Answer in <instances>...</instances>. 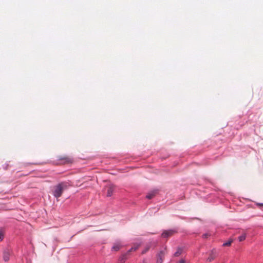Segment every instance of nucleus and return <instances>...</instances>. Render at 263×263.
Returning a JSON list of instances; mask_svg holds the SVG:
<instances>
[{
  "label": "nucleus",
  "mask_w": 263,
  "mask_h": 263,
  "mask_svg": "<svg viewBox=\"0 0 263 263\" xmlns=\"http://www.w3.org/2000/svg\"><path fill=\"white\" fill-rule=\"evenodd\" d=\"M66 185L63 182L60 183L57 185L55 186L52 191L53 196L56 198H58L61 197L64 190L66 189Z\"/></svg>",
  "instance_id": "nucleus-1"
},
{
  "label": "nucleus",
  "mask_w": 263,
  "mask_h": 263,
  "mask_svg": "<svg viewBox=\"0 0 263 263\" xmlns=\"http://www.w3.org/2000/svg\"><path fill=\"white\" fill-rule=\"evenodd\" d=\"M166 253V249H164L163 250L160 251L157 254L156 263H162Z\"/></svg>",
  "instance_id": "nucleus-2"
},
{
  "label": "nucleus",
  "mask_w": 263,
  "mask_h": 263,
  "mask_svg": "<svg viewBox=\"0 0 263 263\" xmlns=\"http://www.w3.org/2000/svg\"><path fill=\"white\" fill-rule=\"evenodd\" d=\"M59 160L63 161V164L71 163L73 162V159L68 156H60Z\"/></svg>",
  "instance_id": "nucleus-3"
},
{
  "label": "nucleus",
  "mask_w": 263,
  "mask_h": 263,
  "mask_svg": "<svg viewBox=\"0 0 263 263\" xmlns=\"http://www.w3.org/2000/svg\"><path fill=\"white\" fill-rule=\"evenodd\" d=\"M107 189V196L110 197L113 194L115 190V186L112 184H110L106 186Z\"/></svg>",
  "instance_id": "nucleus-4"
},
{
  "label": "nucleus",
  "mask_w": 263,
  "mask_h": 263,
  "mask_svg": "<svg viewBox=\"0 0 263 263\" xmlns=\"http://www.w3.org/2000/svg\"><path fill=\"white\" fill-rule=\"evenodd\" d=\"M217 255V253L215 250H212L210 253L209 257L207 258V261L209 262H211L213 261L216 257Z\"/></svg>",
  "instance_id": "nucleus-5"
},
{
  "label": "nucleus",
  "mask_w": 263,
  "mask_h": 263,
  "mask_svg": "<svg viewBox=\"0 0 263 263\" xmlns=\"http://www.w3.org/2000/svg\"><path fill=\"white\" fill-rule=\"evenodd\" d=\"M175 233V231L172 230L164 231L162 234V237L167 238L171 237Z\"/></svg>",
  "instance_id": "nucleus-6"
},
{
  "label": "nucleus",
  "mask_w": 263,
  "mask_h": 263,
  "mask_svg": "<svg viewBox=\"0 0 263 263\" xmlns=\"http://www.w3.org/2000/svg\"><path fill=\"white\" fill-rule=\"evenodd\" d=\"M10 252L9 250H6L3 253V259L5 261H8L9 260V256Z\"/></svg>",
  "instance_id": "nucleus-7"
},
{
  "label": "nucleus",
  "mask_w": 263,
  "mask_h": 263,
  "mask_svg": "<svg viewBox=\"0 0 263 263\" xmlns=\"http://www.w3.org/2000/svg\"><path fill=\"white\" fill-rule=\"evenodd\" d=\"M139 245H135L133 247H132L126 253L127 255H128L130 252L135 251L139 248Z\"/></svg>",
  "instance_id": "nucleus-8"
},
{
  "label": "nucleus",
  "mask_w": 263,
  "mask_h": 263,
  "mask_svg": "<svg viewBox=\"0 0 263 263\" xmlns=\"http://www.w3.org/2000/svg\"><path fill=\"white\" fill-rule=\"evenodd\" d=\"M121 248V245L119 243L115 244L112 247V250L115 251H118L120 250Z\"/></svg>",
  "instance_id": "nucleus-9"
},
{
  "label": "nucleus",
  "mask_w": 263,
  "mask_h": 263,
  "mask_svg": "<svg viewBox=\"0 0 263 263\" xmlns=\"http://www.w3.org/2000/svg\"><path fill=\"white\" fill-rule=\"evenodd\" d=\"M156 193V191H152V192L148 193L146 195V198L149 199H151L155 195Z\"/></svg>",
  "instance_id": "nucleus-10"
},
{
  "label": "nucleus",
  "mask_w": 263,
  "mask_h": 263,
  "mask_svg": "<svg viewBox=\"0 0 263 263\" xmlns=\"http://www.w3.org/2000/svg\"><path fill=\"white\" fill-rule=\"evenodd\" d=\"M127 254L125 253L120 258V261L121 263H124L125 262V260L127 259Z\"/></svg>",
  "instance_id": "nucleus-11"
},
{
  "label": "nucleus",
  "mask_w": 263,
  "mask_h": 263,
  "mask_svg": "<svg viewBox=\"0 0 263 263\" xmlns=\"http://www.w3.org/2000/svg\"><path fill=\"white\" fill-rule=\"evenodd\" d=\"M150 245H147L145 248L142 251V254L146 253L150 249Z\"/></svg>",
  "instance_id": "nucleus-12"
},
{
  "label": "nucleus",
  "mask_w": 263,
  "mask_h": 263,
  "mask_svg": "<svg viewBox=\"0 0 263 263\" xmlns=\"http://www.w3.org/2000/svg\"><path fill=\"white\" fill-rule=\"evenodd\" d=\"M246 235L243 234L238 237V239L240 241H243L246 239Z\"/></svg>",
  "instance_id": "nucleus-13"
},
{
  "label": "nucleus",
  "mask_w": 263,
  "mask_h": 263,
  "mask_svg": "<svg viewBox=\"0 0 263 263\" xmlns=\"http://www.w3.org/2000/svg\"><path fill=\"white\" fill-rule=\"evenodd\" d=\"M232 242V240H229L228 242L224 243L223 244V246H231Z\"/></svg>",
  "instance_id": "nucleus-14"
},
{
  "label": "nucleus",
  "mask_w": 263,
  "mask_h": 263,
  "mask_svg": "<svg viewBox=\"0 0 263 263\" xmlns=\"http://www.w3.org/2000/svg\"><path fill=\"white\" fill-rule=\"evenodd\" d=\"M181 254V250H178L175 253V256H178Z\"/></svg>",
  "instance_id": "nucleus-15"
},
{
  "label": "nucleus",
  "mask_w": 263,
  "mask_h": 263,
  "mask_svg": "<svg viewBox=\"0 0 263 263\" xmlns=\"http://www.w3.org/2000/svg\"><path fill=\"white\" fill-rule=\"evenodd\" d=\"M4 239V235L2 232H0V241H2Z\"/></svg>",
  "instance_id": "nucleus-16"
},
{
  "label": "nucleus",
  "mask_w": 263,
  "mask_h": 263,
  "mask_svg": "<svg viewBox=\"0 0 263 263\" xmlns=\"http://www.w3.org/2000/svg\"><path fill=\"white\" fill-rule=\"evenodd\" d=\"M208 235L207 234H203V238H207V237H208Z\"/></svg>",
  "instance_id": "nucleus-17"
},
{
  "label": "nucleus",
  "mask_w": 263,
  "mask_h": 263,
  "mask_svg": "<svg viewBox=\"0 0 263 263\" xmlns=\"http://www.w3.org/2000/svg\"><path fill=\"white\" fill-rule=\"evenodd\" d=\"M179 263H185V262L183 260H181Z\"/></svg>",
  "instance_id": "nucleus-18"
}]
</instances>
